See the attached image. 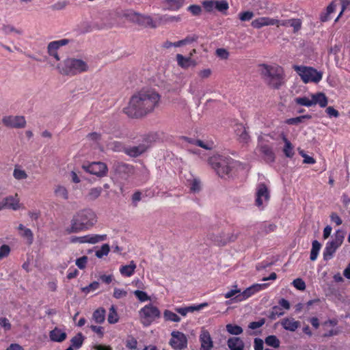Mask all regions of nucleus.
<instances>
[{
    "mask_svg": "<svg viewBox=\"0 0 350 350\" xmlns=\"http://www.w3.org/2000/svg\"><path fill=\"white\" fill-rule=\"evenodd\" d=\"M59 72L63 75L75 76L88 71V66L82 59L68 58L64 60L62 68L58 67Z\"/></svg>",
    "mask_w": 350,
    "mask_h": 350,
    "instance_id": "obj_4",
    "label": "nucleus"
},
{
    "mask_svg": "<svg viewBox=\"0 0 350 350\" xmlns=\"http://www.w3.org/2000/svg\"><path fill=\"white\" fill-rule=\"evenodd\" d=\"M2 122L5 126L14 129H22L26 125L25 117L22 116H4Z\"/></svg>",
    "mask_w": 350,
    "mask_h": 350,
    "instance_id": "obj_13",
    "label": "nucleus"
},
{
    "mask_svg": "<svg viewBox=\"0 0 350 350\" xmlns=\"http://www.w3.org/2000/svg\"><path fill=\"white\" fill-rule=\"evenodd\" d=\"M106 311L103 308H98L92 314V319L95 323L101 324L105 321Z\"/></svg>",
    "mask_w": 350,
    "mask_h": 350,
    "instance_id": "obj_32",
    "label": "nucleus"
},
{
    "mask_svg": "<svg viewBox=\"0 0 350 350\" xmlns=\"http://www.w3.org/2000/svg\"><path fill=\"white\" fill-rule=\"evenodd\" d=\"M69 42L68 39H62L49 42L47 46L49 55L53 57L57 61H59L60 58L57 53V50L61 46L68 44Z\"/></svg>",
    "mask_w": 350,
    "mask_h": 350,
    "instance_id": "obj_14",
    "label": "nucleus"
},
{
    "mask_svg": "<svg viewBox=\"0 0 350 350\" xmlns=\"http://www.w3.org/2000/svg\"><path fill=\"white\" fill-rule=\"evenodd\" d=\"M49 337L52 341L61 342L66 338V333L62 329L55 327L50 332Z\"/></svg>",
    "mask_w": 350,
    "mask_h": 350,
    "instance_id": "obj_26",
    "label": "nucleus"
},
{
    "mask_svg": "<svg viewBox=\"0 0 350 350\" xmlns=\"http://www.w3.org/2000/svg\"><path fill=\"white\" fill-rule=\"evenodd\" d=\"M336 8V3L334 1H332L326 8L325 12L321 13L320 20L321 22H327L330 20V14L333 13Z\"/></svg>",
    "mask_w": 350,
    "mask_h": 350,
    "instance_id": "obj_29",
    "label": "nucleus"
},
{
    "mask_svg": "<svg viewBox=\"0 0 350 350\" xmlns=\"http://www.w3.org/2000/svg\"><path fill=\"white\" fill-rule=\"evenodd\" d=\"M195 145H196L199 147H201L204 149H206V150H211V149H213V148L214 146L213 142H209V143L205 144L204 142H202L200 139H197L196 141H195Z\"/></svg>",
    "mask_w": 350,
    "mask_h": 350,
    "instance_id": "obj_58",
    "label": "nucleus"
},
{
    "mask_svg": "<svg viewBox=\"0 0 350 350\" xmlns=\"http://www.w3.org/2000/svg\"><path fill=\"white\" fill-rule=\"evenodd\" d=\"M158 18L159 23H157V21L153 20V18L149 15L141 14L136 12L133 13L132 15V20L139 25L152 29H155L161 21H163L162 16L158 15Z\"/></svg>",
    "mask_w": 350,
    "mask_h": 350,
    "instance_id": "obj_8",
    "label": "nucleus"
},
{
    "mask_svg": "<svg viewBox=\"0 0 350 350\" xmlns=\"http://www.w3.org/2000/svg\"><path fill=\"white\" fill-rule=\"evenodd\" d=\"M201 189L200 181L198 179L194 178L192 180L190 185V190L192 192H198Z\"/></svg>",
    "mask_w": 350,
    "mask_h": 350,
    "instance_id": "obj_57",
    "label": "nucleus"
},
{
    "mask_svg": "<svg viewBox=\"0 0 350 350\" xmlns=\"http://www.w3.org/2000/svg\"><path fill=\"white\" fill-rule=\"evenodd\" d=\"M238 230H233L232 232H227L226 237H215L213 232H209L208 239L213 241L216 245L224 246L227 243L235 241L239 236Z\"/></svg>",
    "mask_w": 350,
    "mask_h": 350,
    "instance_id": "obj_10",
    "label": "nucleus"
},
{
    "mask_svg": "<svg viewBox=\"0 0 350 350\" xmlns=\"http://www.w3.org/2000/svg\"><path fill=\"white\" fill-rule=\"evenodd\" d=\"M293 285L298 290L304 291L306 289L305 282L301 278H296L293 282Z\"/></svg>",
    "mask_w": 350,
    "mask_h": 350,
    "instance_id": "obj_55",
    "label": "nucleus"
},
{
    "mask_svg": "<svg viewBox=\"0 0 350 350\" xmlns=\"http://www.w3.org/2000/svg\"><path fill=\"white\" fill-rule=\"evenodd\" d=\"M99 287V283L98 282H93L90 283L88 286L83 288L82 291L85 293L88 294L91 291H96Z\"/></svg>",
    "mask_w": 350,
    "mask_h": 350,
    "instance_id": "obj_56",
    "label": "nucleus"
},
{
    "mask_svg": "<svg viewBox=\"0 0 350 350\" xmlns=\"http://www.w3.org/2000/svg\"><path fill=\"white\" fill-rule=\"evenodd\" d=\"M208 163L220 177H224L230 172L233 160L231 158L215 156L208 159Z\"/></svg>",
    "mask_w": 350,
    "mask_h": 350,
    "instance_id": "obj_6",
    "label": "nucleus"
},
{
    "mask_svg": "<svg viewBox=\"0 0 350 350\" xmlns=\"http://www.w3.org/2000/svg\"><path fill=\"white\" fill-rule=\"evenodd\" d=\"M269 198V192L266 185L265 183L258 184L256 193V205L258 207L261 206L262 205V198L267 201Z\"/></svg>",
    "mask_w": 350,
    "mask_h": 350,
    "instance_id": "obj_15",
    "label": "nucleus"
},
{
    "mask_svg": "<svg viewBox=\"0 0 350 350\" xmlns=\"http://www.w3.org/2000/svg\"><path fill=\"white\" fill-rule=\"evenodd\" d=\"M133 293L135 297L142 302L146 301L150 299V297L144 291L136 290L133 292Z\"/></svg>",
    "mask_w": 350,
    "mask_h": 350,
    "instance_id": "obj_51",
    "label": "nucleus"
},
{
    "mask_svg": "<svg viewBox=\"0 0 350 350\" xmlns=\"http://www.w3.org/2000/svg\"><path fill=\"white\" fill-rule=\"evenodd\" d=\"M201 350H211L213 347V342L209 332L205 329L201 330L200 334Z\"/></svg>",
    "mask_w": 350,
    "mask_h": 350,
    "instance_id": "obj_17",
    "label": "nucleus"
},
{
    "mask_svg": "<svg viewBox=\"0 0 350 350\" xmlns=\"http://www.w3.org/2000/svg\"><path fill=\"white\" fill-rule=\"evenodd\" d=\"M262 232H264L265 234H268L271 232H274L277 226L274 224H263L262 225Z\"/></svg>",
    "mask_w": 350,
    "mask_h": 350,
    "instance_id": "obj_60",
    "label": "nucleus"
},
{
    "mask_svg": "<svg viewBox=\"0 0 350 350\" xmlns=\"http://www.w3.org/2000/svg\"><path fill=\"white\" fill-rule=\"evenodd\" d=\"M259 150L266 163H273L275 160V155L273 148L267 144L259 145Z\"/></svg>",
    "mask_w": 350,
    "mask_h": 350,
    "instance_id": "obj_16",
    "label": "nucleus"
},
{
    "mask_svg": "<svg viewBox=\"0 0 350 350\" xmlns=\"http://www.w3.org/2000/svg\"><path fill=\"white\" fill-rule=\"evenodd\" d=\"M253 295H254V293L253 292L252 287L250 286L241 292V293H239L235 297H233L232 300H233L234 302H240L247 299Z\"/></svg>",
    "mask_w": 350,
    "mask_h": 350,
    "instance_id": "obj_31",
    "label": "nucleus"
},
{
    "mask_svg": "<svg viewBox=\"0 0 350 350\" xmlns=\"http://www.w3.org/2000/svg\"><path fill=\"white\" fill-rule=\"evenodd\" d=\"M107 234H87L81 237H73L72 243L95 244L107 239Z\"/></svg>",
    "mask_w": 350,
    "mask_h": 350,
    "instance_id": "obj_12",
    "label": "nucleus"
},
{
    "mask_svg": "<svg viewBox=\"0 0 350 350\" xmlns=\"http://www.w3.org/2000/svg\"><path fill=\"white\" fill-rule=\"evenodd\" d=\"M284 314L283 309L279 306H274L271 308L269 314V319L275 320L277 317L282 316Z\"/></svg>",
    "mask_w": 350,
    "mask_h": 350,
    "instance_id": "obj_39",
    "label": "nucleus"
},
{
    "mask_svg": "<svg viewBox=\"0 0 350 350\" xmlns=\"http://www.w3.org/2000/svg\"><path fill=\"white\" fill-rule=\"evenodd\" d=\"M6 208L12 210H18L19 208V198L18 194L16 193L14 196H10L3 199Z\"/></svg>",
    "mask_w": 350,
    "mask_h": 350,
    "instance_id": "obj_25",
    "label": "nucleus"
},
{
    "mask_svg": "<svg viewBox=\"0 0 350 350\" xmlns=\"http://www.w3.org/2000/svg\"><path fill=\"white\" fill-rule=\"evenodd\" d=\"M229 8L228 3L226 0L215 1V9L221 12L227 11Z\"/></svg>",
    "mask_w": 350,
    "mask_h": 350,
    "instance_id": "obj_46",
    "label": "nucleus"
},
{
    "mask_svg": "<svg viewBox=\"0 0 350 350\" xmlns=\"http://www.w3.org/2000/svg\"><path fill=\"white\" fill-rule=\"evenodd\" d=\"M68 5V2L65 0H61L57 1L51 5V8L53 10H61L64 9Z\"/></svg>",
    "mask_w": 350,
    "mask_h": 350,
    "instance_id": "obj_54",
    "label": "nucleus"
},
{
    "mask_svg": "<svg viewBox=\"0 0 350 350\" xmlns=\"http://www.w3.org/2000/svg\"><path fill=\"white\" fill-rule=\"evenodd\" d=\"M83 340L84 337L83 334L81 333H78L70 340L71 346L75 347L76 349H78L82 346Z\"/></svg>",
    "mask_w": 350,
    "mask_h": 350,
    "instance_id": "obj_38",
    "label": "nucleus"
},
{
    "mask_svg": "<svg viewBox=\"0 0 350 350\" xmlns=\"http://www.w3.org/2000/svg\"><path fill=\"white\" fill-rule=\"evenodd\" d=\"M202 5L207 12H211L215 9V1L205 0L202 1Z\"/></svg>",
    "mask_w": 350,
    "mask_h": 350,
    "instance_id": "obj_50",
    "label": "nucleus"
},
{
    "mask_svg": "<svg viewBox=\"0 0 350 350\" xmlns=\"http://www.w3.org/2000/svg\"><path fill=\"white\" fill-rule=\"evenodd\" d=\"M321 245L318 241L314 240L312 241V249H311L310 255V258L312 261H314L317 260L319 253V251L321 250Z\"/></svg>",
    "mask_w": 350,
    "mask_h": 350,
    "instance_id": "obj_34",
    "label": "nucleus"
},
{
    "mask_svg": "<svg viewBox=\"0 0 350 350\" xmlns=\"http://www.w3.org/2000/svg\"><path fill=\"white\" fill-rule=\"evenodd\" d=\"M338 247H339L335 245L332 241H328L326 243L325 247L323 251L324 260H327L329 259H331Z\"/></svg>",
    "mask_w": 350,
    "mask_h": 350,
    "instance_id": "obj_27",
    "label": "nucleus"
},
{
    "mask_svg": "<svg viewBox=\"0 0 350 350\" xmlns=\"http://www.w3.org/2000/svg\"><path fill=\"white\" fill-rule=\"evenodd\" d=\"M312 98V105L318 104L321 107L324 108L327 105L328 99L326 95L323 92H317L311 95Z\"/></svg>",
    "mask_w": 350,
    "mask_h": 350,
    "instance_id": "obj_22",
    "label": "nucleus"
},
{
    "mask_svg": "<svg viewBox=\"0 0 350 350\" xmlns=\"http://www.w3.org/2000/svg\"><path fill=\"white\" fill-rule=\"evenodd\" d=\"M18 230L20 231V235L26 239L28 245H31L33 241V234L31 229L25 227L23 224H19Z\"/></svg>",
    "mask_w": 350,
    "mask_h": 350,
    "instance_id": "obj_24",
    "label": "nucleus"
},
{
    "mask_svg": "<svg viewBox=\"0 0 350 350\" xmlns=\"http://www.w3.org/2000/svg\"><path fill=\"white\" fill-rule=\"evenodd\" d=\"M54 193L58 198H61L64 200L68 199V192L66 188L62 185H58L55 189Z\"/></svg>",
    "mask_w": 350,
    "mask_h": 350,
    "instance_id": "obj_42",
    "label": "nucleus"
},
{
    "mask_svg": "<svg viewBox=\"0 0 350 350\" xmlns=\"http://www.w3.org/2000/svg\"><path fill=\"white\" fill-rule=\"evenodd\" d=\"M161 96L154 90H141L133 94L124 112L130 118H140L152 113L160 103Z\"/></svg>",
    "mask_w": 350,
    "mask_h": 350,
    "instance_id": "obj_1",
    "label": "nucleus"
},
{
    "mask_svg": "<svg viewBox=\"0 0 350 350\" xmlns=\"http://www.w3.org/2000/svg\"><path fill=\"white\" fill-rule=\"evenodd\" d=\"M344 238V232L341 230H338L334 233V237L331 241H332L338 247H340L343 242Z\"/></svg>",
    "mask_w": 350,
    "mask_h": 350,
    "instance_id": "obj_43",
    "label": "nucleus"
},
{
    "mask_svg": "<svg viewBox=\"0 0 350 350\" xmlns=\"http://www.w3.org/2000/svg\"><path fill=\"white\" fill-rule=\"evenodd\" d=\"M1 29L3 33L6 35L10 34L11 33H16L17 34L22 33V31L16 29L14 26L10 25H3Z\"/></svg>",
    "mask_w": 350,
    "mask_h": 350,
    "instance_id": "obj_49",
    "label": "nucleus"
},
{
    "mask_svg": "<svg viewBox=\"0 0 350 350\" xmlns=\"http://www.w3.org/2000/svg\"><path fill=\"white\" fill-rule=\"evenodd\" d=\"M107 321L110 324L116 323L119 321V317L116 311V308L113 305H112L109 308Z\"/></svg>",
    "mask_w": 350,
    "mask_h": 350,
    "instance_id": "obj_37",
    "label": "nucleus"
},
{
    "mask_svg": "<svg viewBox=\"0 0 350 350\" xmlns=\"http://www.w3.org/2000/svg\"><path fill=\"white\" fill-rule=\"evenodd\" d=\"M239 293H241V289L237 288V286L235 285L234 289H232V290L228 291L227 293H226L224 295V297H225V298H227V299L232 298L233 297H235Z\"/></svg>",
    "mask_w": 350,
    "mask_h": 350,
    "instance_id": "obj_64",
    "label": "nucleus"
},
{
    "mask_svg": "<svg viewBox=\"0 0 350 350\" xmlns=\"http://www.w3.org/2000/svg\"><path fill=\"white\" fill-rule=\"evenodd\" d=\"M187 10L193 16H199L202 12V8L198 5H191L188 7Z\"/></svg>",
    "mask_w": 350,
    "mask_h": 350,
    "instance_id": "obj_59",
    "label": "nucleus"
},
{
    "mask_svg": "<svg viewBox=\"0 0 350 350\" xmlns=\"http://www.w3.org/2000/svg\"><path fill=\"white\" fill-rule=\"evenodd\" d=\"M88 258L83 256L76 260L75 264L80 269H84L86 267Z\"/></svg>",
    "mask_w": 350,
    "mask_h": 350,
    "instance_id": "obj_53",
    "label": "nucleus"
},
{
    "mask_svg": "<svg viewBox=\"0 0 350 350\" xmlns=\"http://www.w3.org/2000/svg\"><path fill=\"white\" fill-rule=\"evenodd\" d=\"M227 345L230 350L245 347L244 342L239 337H230L227 340Z\"/></svg>",
    "mask_w": 350,
    "mask_h": 350,
    "instance_id": "obj_30",
    "label": "nucleus"
},
{
    "mask_svg": "<svg viewBox=\"0 0 350 350\" xmlns=\"http://www.w3.org/2000/svg\"><path fill=\"white\" fill-rule=\"evenodd\" d=\"M278 23V19L262 16L254 20L251 25L255 29H260L264 26L274 25Z\"/></svg>",
    "mask_w": 350,
    "mask_h": 350,
    "instance_id": "obj_18",
    "label": "nucleus"
},
{
    "mask_svg": "<svg viewBox=\"0 0 350 350\" xmlns=\"http://www.w3.org/2000/svg\"><path fill=\"white\" fill-rule=\"evenodd\" d=\"M126 295H127V292L124 289L115 288L113 290V296L116 299H120V298L126 297Z\"/></svg>",
    "mask_w": 350,
    "mask_h": 350,
    "instance_id": "obj_62",
    "label": "nucleus"
},
{
    "mask_svg": "<svg viewBox=\"0 0 350 350\" xmlns=\"http://www.w3.org/2000/svg\"><path fill=\"white\" fill-rule=\"evenodd\" d=\"M282 327L290 332H295L300 326V322L292 317L284 318L281 321Z\"/></svg>",
    "mask_w": 350,
    "mask_h": 350,
    "instance_id": "obj_19",
    "label": "nucleus"
},
{
    "mask_svg": "<svg viewBox=\"0 0 350 350\" xmlns=\"http://www.w3.org/2000/svg\"><path fill=\"white\" fill-rule=\"evenodd\" d=\"M10 253V247L8 245H3L0 247V259L7 257Z\"/></svg>",
    "mask_w": 350,
    "mask_h": 350,
    "instance_id": "obj_61",
    "label": "nucleus"
},
{
    "mask_svg": "<svg viewBox=\"0 0 350 350\" xmlns=\"http://www.w3.org/2000/svg\"><path fill=\"white\" fill-rule=\"evenodd\" d=\"M136 265L133 260L131 261L129 265H123L120 268V273L125 277H131L135 273Z\"/></svg>",
    "mask_w": 350,
    "mask_h": 350,
    "instance_id": "obj_28",
    "label": "nucleus"
},
{
    "mask_svg": "<svg viewBox=\"0 0 350 350\" xmlns=\"http://www.w3.org/2000/svg\"><path fill=\"white\" fill-rule=\"evenodd\" d=\"M283 152L284 155L288 158H292L294 156L295 152L293 150V146L291 142L284 144Z\"/></svg>",
    "mask_w": 350,
    "mask_h": 350,
    "instance_id": "obj_48",
    "label": "nucleus"
},
{
    "mask_svg": "<svg viewBox=\"0 0 350 350\" xmlns=\"http://www.w3.org/2000/svg\"><path fill=\"white\" fill-rule=\"evenodd\" d=\"M82 168L88 173L96 175L98 177H103L107 175L108 168L105 163L92 162L89 164H83Z\"/></svg>",
    "mask_w": 350,
    "mask_h": 350,
    "instance_id": "obj_9",
    "label": "nucleus"
},
{
    "mask_svg": "<svg viewBox=\"0 0 350 350\" xmlns=\"http://www.w3.org/2000/svg\"><path fill=\"white\" fill-rule=\"evenodd\" d=\"M265 342L267 345L275 349L278 348L280 345V340L275 335H269L267 336L265 339Z\"/></svg>",
    "mask_w": 350,
    "mask_h": 350,
    "instance_id": "obj_40",
    "label": "nucleus"
},
{
    "mask_svg": "<svg viewBox=\"0 0 350 350\" xmlns=\"http://www.w3.org/2000/svg\"><path fill=\"white\" fill-rule=\"evenodd\" d=\"M170 344L174 349L182 350L187 346V338L183 332L174 331L172 333Z\"/></svg>",
    "mask_w": 350,
    "mask_h": 350,
    "instance_id": "obj_11",
    "label": "nucleus"
},
{
    "mask_svg": "<svg viewBox=\"0 0 350 350\" xmlns=\"http://www.w3.org/2000/svg\"><path fill=\"white\" fill-rule=\"evenodd\" d=\"M139 316L142 319V323L148 326L150 325L156 319L161 316V312L157 306L149 304L144 306L139 310Z\"/></svg>",
    "mask_w": 350,
    "mask_h": 350,
    "instance_id": "obj_7",
    "label": "nucleus"
},
{
    "mask_svg": "<svg viewBox=\"0 0 350 350\" xmlns=\"http://www.w3.org/2000/svg\"><path fill=\"white\" fill-rule=\"evenodd\" d=\"M13 176L16 180H24L27 178V174L26 172L19 167V166L16 165L14 167V172H13Z\"/></svg>",
    "mask_w": 350,
    "mask_h": 350,
    "instance_id": "obj_45",
    "label": "nucleus"
},
{
    "mask_svg": "<svg viewBox=\"0 0 350 350\" xmlns=\"http://www.w3.org/2000/svg\"><path fill=\"white\" fill-rule=\"evenodd\" d=\"M185 3V0H163V5L165 10L171 11L178 10Z\"/></svg>",
    "mask_w": 350,
    "mask_h": 350,
    "instance_id": "obj_21",
    "label": "nucleus"
},
{
    "mask_svg": "<svg viewBox=\"0 0 350 350\" xmlns=\"http://www.w3.org/2000/svg\"><path fill=\"white\" fill-rule=\"evenodd\" d=\"M226 327V331L232 335H236V336L240 335L243 332V328L241 326L235 325V324H231V323L227 324Z\"/></svg>",
    "mask_w": 350,
    "mask_h": 350,
    "instance_id": "obj_41",
    "label": "nucleus"
},
{
    "mask_svg": "<svg viewBox=\"0 0 350 350\" xmlns=\"http://www.w3.org/2000/svg\"><path fill=\"white\" fill-rule=\"evenodd\" d=\"M291 27H293L294 32L298 31L301 27V21L299 18L291 19Z\"/></svg>",
    "mask_w": 350,
    "mask_h": 350,
    "instance_id": "obj_63",
    "label": "nucleus"
},
{
    "mask_svg": "<svg viewBox=\"0 0 350 350\" xmlns=\"http://www.w3.org/2000/svg\"><path fill=\"white\" fill-rule=\"evenodd\" d=\"M147 146L144 144H139V146L127 148L125 150V153L133 157H137L146 152Z\"/></svg>",
    "mask_w": 350,
    "mask_h": 350,
    "instance_id": "obj_23",
    "label": "nucleus"
},
{
    "mask_svg": "<svg viewBox=\"0 0 350 350\" xmlns=\"http://www.w3.org/2000/svg\"><path fill=\"white\" fill-rule=\"evenodd\" d=\"M102 191L103 189L100 187H92L89 190L85 198L89 201H94L100 196Z\"/></svg>",
    "mask_w": 350,
    "mask_h": 350,
    "instance_id": "obj_33",
    "label": "nucleus"
},
{
    "mask_svg": "<svg viewBox=\"0 0 350 350\" xmlns=\"http://www.w3.org/2000/svg\"><path fill=\"white\" fill-rule=\"evenodd\" d=\"M295 103L301 106L311 107L312 106V98L310 99L306 96L297 97L294 99Z\"/></svg>",
    "mask_w": 350,
    "mask_h": 350,
    "instance_id": "obj_44",
    "label": "nucleus"
},
{
    "mask_svg": "<svg viewBox=\"0 0 350 350\" xmlns=\"http://www.w3.org/2000/svg\"><path fill=\"white\" fill-rule=\"evenodd\" d=\"M110 252V247L109 244H103L100 249L97 250L95 253V255L98 258H102L105 256H107L109 252Z\"/></svg>",
    "mask_w": 350,
    "mask_h": 350,
    "instance_id": "obj_47",
    "label": "nucleus"
},
{
    "mask_svg": "<svg viewBox=\"0 0 350 350\" xmlns=\"http://www.w3.org/2000/svg\"><path fill=\"white\" fill-rule=\"evenodd\" d=\"M97 222V215L91 208H83L76 212L66 230L68 234L78 233L92 228Z\"/></svg>",
    "mask_w": 350,
    "mask_h": 350,
    "instance_id": "obj_2",
    "label": "nucleus"
},
{
    "mask_svg": "<svg viewBox=\"0 0 350 350\" xmlns=\"http://www.w3.org/2000/svg\"><path fill=\"white\" fill-rule=\"evenodd\" d=\"M311 118H312L311 115L306 114V115L300 116H298L296 118H291L286 119L284 121V122H285V124H288V125H297L299 123L302 122L303 120L305 119L310 120Z\"/></svg>",
    "mask_w": 350,
    "mask_h": 350,
    "instance_id": "obj_35",
    "label": "nucleus"
},
{
    "mask_svg": "<svg viewBox=\"0 0 350 350\" xmlns=\"http://www.w3.org/2000/svg\"><path fill=\"white\" fill-rule=\"evenodd\" d=\"M163 318L165 321L178 323L180 318L174 312L169 310H165L163 312Z\"/></svg>",
    "mask_w": 350,
    "mask_h": 350,
    "instance_id": "obj_36",
    "label": "nucleus"
},
{
    "mask_svg": "<svg viewBox=\"0 0 350 350\" xmlns=\"http://www.w3.org/2000/svg\"><path fill=\"white\" fill-rule=\"evenodd\" d=\"M254 14L251 11H245L242 12L239 14V18L241 21H250L253 17Z\"/></svg>",
    "mask_w": 350,
    "mask_h": 350,
    "instance_id": "obj_52",
    "label": "nucleus"
},
{
    "mask_svg": "<svg viewBox=\"0 0 350 350\" xmlns=\"http://www.w3.org/2000/svg\"><path fill=\"white\" fill-rule=\"evenodd\" d=\"M176 58L178 65L183 69L196 66V62L192 59L191 57H184L181 54H177Z\"/></svg>",
    "mask_w": 350,
    "mask_h": 350,
    "instance_id": "obj_20",
    "label": "nucleus"
},
{
    "mask_svg": "<svg viewBox=\"0 0 350 350\" xmlns=\"http://www.w3.org/2000/svg\"><path fill=\"white\" fill-rule=\"evenodd\" d=\"M293 68L304 83H318L323 78V72L311 66L294 65Z\"/></svg>",
    "mask_w": 350,
    "mask_h": 350,
    "instance_id": "obj_5",
    "label": "nucleus"
},
{
    "mask_svg": "<svg viewBox=\"0 0 350 350\" xmlns=\"http://www.w3.org/2000/svg\"><path fill=\"white\" fill-rule=\"evenodd\" d=\"M258 66L262 79L270 88L279 90L284 84L285 74L282 66L267 64H262Z\"/></svg>",
    "mask_w": 350,
    "mask_h": 350,
    "instance_id": "obj_3",
    "label": "nucleus"
}]
</instances>
